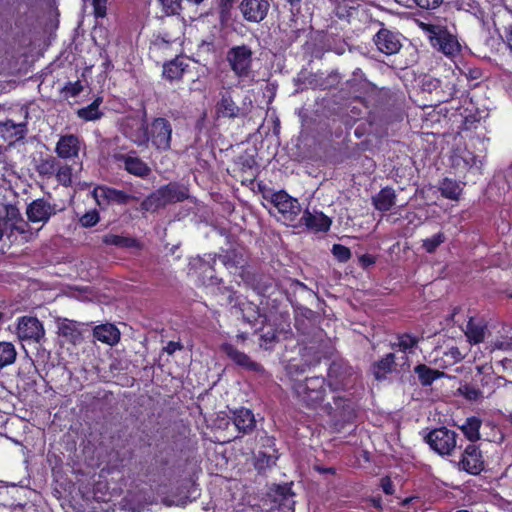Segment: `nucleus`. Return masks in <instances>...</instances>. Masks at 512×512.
<instances>
[{
    "instance_id": "603ef678",
    "label": "nucleus",
    "mask_w": 512,
    "mask_h": 512,
    "mask_svg": "<svg viewBox=\"0 0 512 512\" xmlns=\"http://www.w3.org/2000/svg\"><path fill=\"white\" fill-rule=\"evenodd\" d=\"M83 89L84 87L80 80L74 82L68 81L62 88L61 92L66 99L75 98L83 91Z\"/></svg>"
},
{
    "instance_id": "4be33fe9",
    "label": "nucleus",
    "mask_w": 512,
    "mask_h": 512,
    "mask_svg": "<svg viewBox=\"0 0 512 512\" xmlns=\"http://www.w3.org/2000/svg\"><path fill=\"white\" fill-rule=\"evenodd\" d=\"M332 220L323 212L311 213L309 209H305L301 217H299L296 225L298 227L305 226L313 232H328L330 230Z\"/></svg>"
},
{
    "instance_id": "5701e85b",
    "label": "nucleus",
    "mask_w": 512,
    "mask_h": 512,
    "mask_svg": "<svg viewBox=\"0 0 512 512\" xmlns=\"http://www.w3.org/2000/svg\"><path fill=\"white\" fill-rule=\"evenodd\" d=\"M215 110L217 116L222 118L235 119L246 116V112L235 103L229 90L220 93Z\"/></svg>"
},
{
    "instance_id": "9b49d317",
    "label": "nucleus",
    "mask_w": 512,
    "mask_h": 512,
    "mask_svg": "<svg viewBox=\"0 0 512 512\" xmlns=\"http://www.w3.org/2000/svg\"><path fill=\"white\" fill-rule=\"evenodd\" d=\"M100 209L105 210L110 205H127L137 201L138 197L106 185H97L91 192Z\"/></svg>"
},
{
    "instance_id": "bb28decb",
    "label": "nucleus",
    "mask_w": 512,
    "mask_h": 512,
    "mask_svg": "<svg viewBox=\"0 0 512 512\" xmlns=\"http://www.w3.org/2000/svg\"><path fill=\"white\" fill-rule=\"evenodd\" d=\"M188 68L189 64L185 58L176 56L174 59L164 63L162 75L170 82L180 81Z\"/></svg>"
},
{
    "instance_id": "4d7b16f0",
    "label": "nucleus",
    "mask_w": 512,
    "mask_h": 512,
    "mask_svg": "<svg viewBox=\"0 0 512 512\" xmlns=\"http://www.w3.org/2000/svg\"><path fill=\"white\" fill-rule=\"evenodd\" d=\"M302 0H284L283 7L291 13V21L296 23V17L300 14Z\"/></svg>"
},
{
    "instance_id": "a18cd8bd",
    "label": "nucleus",
    "mask_w": 512,
    "mask_h": 512,
    "mask_svg": "<svg viewBox=\"0 0 512 512\" xmlns=\"http://www.w3.org/2000/svg\"><path fill=\"white\" fill-rule=\"evenodd\" d=\"M103 243L117 247L131 248L136 244V240L132 237H125L116 234H107L103 237Z\"/></svg>"
},
{
    "instance_id": "6e6552de",
    "label": "nucleus",
    "mask_w": 512,
    "mask_h": 512,
    "mask_svg": "<svg viewBox=\"0 0 512 512\" xmlns=\"http://www.w3.org/2000/svg\"><path fill=\"white\" fill-rule=\"evenodd\" d=\"M269 200L281 215L280 219L289 226L298 227V221L302 212V207L298 199L290 196L285 190L274 191L270 196L263 195Z\"/></svg>"
},
{
    "instance_id": "412c9836",
    "label": "nucleus",
    "mask_w": 512,
    "mask_h": 512,
    "mask_svg": "<svg viewBox=\"0 0 512 512\" xmlns=\"http://www.w3.org/2000/svg\"><path fill=\"white\" fill-rule=\"evenodd\" d=\"M269 8V0H242L239 5L243 18L253 23H259L264 20Z\"/></svg>"
},
{
    "instance_id": "5fc2aeb1",
    "label": "nucleus",
    "mask_w": 512,
    "mask_h": 512,
    "mask_svg": "<svg viewBox=\"0 0 512 512\" xmlns=\"http://www.w3.org/2000/svg\"><path fill=\"white\" fill-rule=\"evenodd\" d=\"M331 251L335 259L341 263L348 262L352 256L351 250L342 244H334Z\"/></svg>"
},
{
    "instance_id": "c03bdc74",
    "label": "nucleus",
    "mask_w": 512,
    "mask_h": 512,
    "mask_svg": "<svg viewBox=\"0 0 512 512\" xmlns=\"http://www.w3.org/2000/svg\"><path fill=\"white\" fill-rule=\"evenodd\" d=\"M16 349L10 342H0V368H4L15 362Z\"/></svg>"
},
{
    "instance_id": "bf43d9fd",
    "label": "nucleus",
    "mask_w": 512,
    "mask_h": 512,
    "mask_svg": "<svg viewBox=\"0 0 512 512\" xmlns=\"http://www.w3.org/2000/svg\"><path fill=\"white\" fill-rule=\"evenodd\" d=\"M476 376L478 379L480 389H485L486 391H488V389L494 390V382L497 379L493 374H483L479 372V374Z\"/></svg>"
},
{
    "instance_id": "79ce46f5",
    "label": "nucleus",
    "mask_w": 512,
    "mask_h": 512,
    "mask_svg": "<svg viewBox=\"0 0 512 512\" xmlns=\"http://www.w3.org/2000/svg\"><path fill=\"white\" fill-rule=\"evenodd\" d=\"M54 178L59 185L63 187H71L73 184V168L67 163L60 162L54 174Z\"/></svg>"
},
{
    "instance_id": "de8ad7c7",
    "label": "nucleus",
    "mask_w": 512,
    "mask_h": 512,
    "mask_svg": "<svg viewBox=\"0 0 512 512\" xmlns=\"http://www.w3.org/2000/svg\"><path fill=\"white\" fill-rule=\"evenodd\" d=\"M240 170L248 174L249 177L246 178V180H249L250 182H253L256 178V170H257V162L252 156L248 157H241L239 161Z\"/></svg>"
},
{
    "instance_id": "39448f33",
    "label": "nucleus",
    "mask_w": 512,
    "mask_h": 512,
    "mask_svg": "<svg viewBox=\"0 0 512 512\" xmlns=\"http://www.w3.org/2000/svg\"><path fill=\"white\" fill-rule=\"evenodd\" d=\"M226 60L239 81L254 80L255 75L252 70L253 51L248 45L242 44L231 47L227 51Z\"/></svg>"
},
{
    "instance_id": "aec40b11",
    "label": "nucleus",
    "mask_w": 512,
    "mask_h": 512,
    "mask_svg": "<svg viewBox=\"0 0 512 512\" xmlns=\"http://www.w3.org/2000/svg\"><path fill=\"white\" fill-rule=\"evenodd\" d=\"M147 121V112L144 109L141 121L129 119L122 125L123 135L138 147H145Z\"/></svg>"
},
{
    "instance_id": "13d9d810",
    "label": "nucleus",
    "mask_w": 512,
    "mask_h": 512,
    "mask_svg": "<svg viewBox=\"0 0 512 512\" xmlns=\"http://www.w3.org/2000/svg\"><path fill=\"white\" fill-rule=\"evenodd\" d=\"M167 14H179L182 10V0H159Z\"/></svg>"
},
{
    "instance_id": "1a4fd4ad",
    "label": "nucleus",
    "mask_w": 512,
    "mask_h": 512,
    "mask_svg": "<svg viewBox=\"0 0 512 512\" xmlns=\"http://www.w3.org/2000/svg\"><path fill=\"white\" fill-rule=\"evenodd\" d=\"M458 434L445 426L429 431L424 441L439 456H451L457 448Z\"/></svg>"
},
{
    "instance_id": "37998d69",
    "label": "nucleus",
    "mask_w": 512,
    "mask_h": 512,
    "mask_svg": "<svg viewBox=\"0 0 512 512\" xmlns=\"http://www.w3.org/2000/svg\"><path fill=\"white\" fill-rule=\"evenodd\" d=\"M278 460L277 449L273 450H260L256 457V468L261 470L272 467Z\"/></svg>"
},
{
    "instance_id": "ea45409f",
    "label": "nucleus",
    "mask_w": 512,
    "mask_h": 512,
    "mask_svg": "<svg viewBox=\"0 0 512 512\" xmlns=\"http://www.w3.org/2000/svg\"><path fill=\"white\" fill-rule=\"evenodd\" d=\"M255 331H261L259 345L265 350L272 349L274 343L278 341V331L271 325H268L267 322L259 327H255Z\"/></svg>"
},
{
    "instance_id": "393cba45",
    "label": "nucleus",
    "mask_w": 512,
    "mask_h": 512,
    "mask_svg": "<svg viewBox=\"0 0 512 512\" xmlns=\"http://www.w3.org/2000/svg\"><path fill=\"white\" fill-rule=\"evenodd\" d=\"M232 421L241 437L252 433L256 428V419L253 412L245 407L232 411Z\"/></svg>"
},
{
    "instance_id": "423d86ee",
    "label": "nucleus",
    "mask_w": 512,
    "mask_h": 512,
    "mask_svg": "<svg viewBox=\"0 0 512 512\" xmlns=\"http://www.w3.org/2000/svg\"><path fill=\"white\" fill-rule=\"evenodd\" d=\"M172 124L165 117H154L147 121L146 146H151L159 152L168 151L172 143Z\"/></svg>"
},
{
    "instance_id": "c9c22d12",
    "label": "nucleus",
    "mask_w": 512,
    "mask_h": 512,
    "mask_svg": "<svg viewBox=\"0 0 512 512\" xmlns=\"http://www.w3.org/2000/svg\"><path fill=\"white\" fill-rule=\"evenodd\" d=\"M438 189L442 197L453 201H458L463 192L461 183L448 177L439 181Z\"/></svg>"
},
{
    "instance_id": "4c0bfd02",
    "label": "nucleus",
    "mask_w": 512,
    "mask_h": 512,
    "mask_svg": "<svg viewBox=\"0 0 512 512\" xmlns=\"http://www.w3.org/2000/svg\"><path fill=\"white\" fill-rule=\"evenodd\" d=\"M482 420L479 417H468L465 422L460 426L464 436L473 444L480 439V428Z\"/></svg>"
},
{
    "instance_id": "0e129e2a",
    "label": "nucleus",
    "mask_w": 512,
    "mask_h": 512,
    "mask_svg": "<svg viewBox=\"0 0 512 512\" xmlns=\"http://www.w3.org/2000/svg\"><path fill=\"white\" fill-rule=\"evenodd\" d=\"M306 30L304 28H299L295 26L291 31L286 35L287 39L286 42L288 45H291L292 43L296 42L299 37L304 34Z\"/></svg>"
},
{
    "instance_id": "c756f323",
    "label": "nucleus",
    "mask_w": 512,
    "mask_h": 512,
    "mask_svg": "<svg viewBox=\"0 0 512 512\" xmlns=\"http://www.w3.org/2000/svg\"><path fill=\"white\" fill-rule=\"evenodd\" d=\"M460 395H462L468 401H478L483 398L490 397L493 393V389H480L477 376L470 383H465L458 389Z\"/></svg>"
},
{
    "instance_id": "6ab92c4d",
    "label": "nucleus",
    "mask_w": 512,
    "mask_h": 512,
    "mask_svg": "<svg viewBox=\"0 0 512 512\" xmlns=\"http://www.w3.org/2000/svg\"><path fill=\"white\" fill-rule=\"evenodd\" d=\"M220 350L224 353L234 364L241 367L246 371L256 372V373H264V367L258 363L253 361L246 353L239 351L234 345L231 343H223L220 346Z\"/></svg>"
},
{
    "instance_id": "c85d7f7f",
    "label": "nucleus",
    "mask_w": 512,
    "mask_h": 512,
    "mask_svg": "<svg viewBox=\"0 0 512 512\" xmlns=\"http://www.w3.org/2000/svg\"><path fill=\"white\" fill-rule=\"evenodd\" d=\"M166 205L183 202L188 199V190L177 182H170L159 187Z\"/></svg>"
},
{
    "instance_id": "4468645a",
    "label": "nucleus",
    "mask_w": 512,
    "mask_h": 512,
    "mask_svg": "<svg viewBox=\"0 0 512 512\" xmlns=\"http://www.w3.org/2000/svg\"><path fill=\"white\" fill-rule=\"evenodd\" d=\"M113 159L128 174L142 179L147 178L151 174V168L142 160L136 150H130L127 153L114 152Z\"/></svg>"
},
{
    "instance_id": "774afa93",
    "label": "nucleus",
    "mask_w": 512,
    "mask_h": 512,
    "mask_svg": "<svg viewBox=\"0 0 512 512\" xmlns=\"http://www.w3.org/2000/svg\"><path fill=\"white\" fill-rule=\"evenodd\" d=\"M335 14L338 18L340 19H345V18H348L350 17L351 15V11H350V8L347 7V5H342V4H339L336 8H335Z\"/></svg>"
},
{
    "instance_id": "58836bf2",
    "label": "nucleus",
    "mask_w": 512,
    "mask_h": 512,
    "mask_svg": "<svg viewBox=\"0 0 512 512\" xmlns=\"http://www.w3.org/2000/svg\"><path fill=\"white\" fill-rule=\"evenodd\" d=\"M166 206L160 189H156L146 196L140 203V210L143 212H156Z\"/></svg>"
},
{
    "instance_id": "a211bd4d",
    "label": "nucleus",
    "mask_w": 512,
    "mask_h": 512,
    "mask_svg": "<svg viewBox=\"0 0 512 512\" xmlns=\"http://www.w3.org/2000/svg\"><path fill=\"white\" fill-rule=\"evenodd\" d=\"M400 36V33L382 27L374 35L373 41L381 53L390 56L400 51L402 47Z\"/></svg>"
},
{
    "instance_id": "ddd939ff",
    "label": "nucleus",
    "mask_w": 512,
    "mask_h": 512,
    "mask_svg": "<svg viewBox=\"0 0 512 512\" xmlns=\"http://www.w3.org/2000/svg\"><path fill=\"white\" fill-rule=\"evenodd\" d=\"M485 459L480 447L476 444H468L461 453L457 467L469 475L477 476L485 471Z\"/></svg>"
},
{
    "instance_id": "20e7f679",
    "label": "nucleus",
    "mask_w": 512,
    "mask_h": 512,
    "mask_svg": "<svg viewBox=\"0 0 512 512\" xmlns=\"http://www.w3.org/2000/svg\"><path fill=\"white\" fill-rule=\"evenodd\" d=\"M422 30L427 35L430 45L447 57H455L461 52V45L456 35L446 26L422 23Z\"/></svg>"
},
{
    "instance_id": "72a5a7b5",
    "label": "nucleus",
    "mask_w": 512,
    "mask_h": 512,
    "mask_svg": "<svg viewBox=\"0 0 512 512\" xmlns=\"http://www.w3.org/2000/svg\"><path fill=\"white\" fill-rule=\"evenodd\" d=\"M395 354L388 353L378 361L374 362L371 366L373 376L376 380L381 381L393 371L395 366Z\"/></svg>"
},
{
    "instance_id": "052dcab7",
    "label": "nucleus",
    "mask_w": 512,
    "mask_h": 512,
    "mask_svg": "<svg viewBox=\"0 0 512 512\" xmlns=\"http://www.w3.org/2000/svg\"><path fill=\"white\" fill-rule=\"evenodd\" d=\"M108 0H92L93 14L95 18H104L107 14Z\"/></svg>"
},
{
    "instance_id": "338daca9",
    "label": "nucleus",
    "mask_w": 512,
    "mask_h": 512,
    "mask_svg": "<svg viewBox=\"0 0 512 512\" xmlns=\"http://www.w3.org/2000/svg\"><path fill=\"white\" fill-rule=\"evenodd\" d=\"M183 349V345L178 341H169L167 343V345L164 347V351L168 354V355H173L176 351L178 350H182Z\"/></svg>"
},
{
    "instance_id": "e433bc0d",
    "label": "nucleus",
    "mask_w": 512,
    "mask_h": 512,
    "mask_svg": "<svg viewBox=\"0 0 512 512\" xmlns=\"http://www.w3.org/2000/svg\"><path fill=\"white\" fill-rule=\"evenodd\" d=\"M102 102L103 97H96L91 104L77 110L76 114L78 118L86 122L101 119L104 116V113L99 109Z\"/></svg>"
},
{
    "instance_id": "f3484780",
    "label": "nucleus",
    "mask_w": 512,
    "mask_h": 512,
    "mask_svg": "<svg viewBox=\"0 0 512 512\" xmlns=\"http://www.w3.org/2000/svg\"><path fill=\"white\" fill-rule=\"evenodd\" d=\"M44 335L43 324L38 318L22 316L18 319L17 336L20 340L39 343Z\"/></svg>"
},
{
    "instance_id": "09e8293b",
    "label": "nucleus",
    "mask_w": 512,
    "mask_h": 512,
    "mask_svg": "<svg viewBox=\"0 0 512 512\" xmlns=\"http://www.w3.org/2000/svg\"><path fill=\"white\" fill-rule=\"evenodd\" d=\"M418 344V338L415 336H412L408 333L402 334L398 336V342L393 343L391 347L393 349L398 348L402 352H406L407 350H410L414 347H416Z\"/></svg>"
},
{
    "instance_id": "a878e982",
    "label": "nucleus",
    "mask_w": 512,
    "mask_h": 512,
    "mask_svg": "<svg viewBox=\"0 0 512 512\" xmlns=\"http://www.w3.org/2000/svg\"><path fill=\"white\" fill-rule=\"evenodd\" d=\"M26 134L27 124L25 122L16 123L12 119L0 121V136L9 144L23 140Z\"/></svg>"
},
{
    "instance_id": "69168bd1",
    "label": "nucleus",
    "mask_w": 512,
    "mask_h": 512,
    "mask_svg": "<svg viewBox=\"0 0 512 512\" xmlns=\"http://www.w3.org/2000/svg\"><path fill=\"white\" fill-rule=\"evenodd\" d=\"M365 502H369L377 511L382 512L384 510L383 500L380 495L368 496L364 498Z\"/></svg>"
},
{
    "instance_id": "3c124183",
    "label": "nucleus",
    "mask_w": 512,
    "mask_h": 512,
    "mask_svg": "<svg viewBox=\"0 0 512 512\" xmlns=\"http://www.w3.org/2000/svg\"><path fill=\"white\" fill-rule=\"evenodd\" d=\"M466 335L469 338L470 342L475 344L481 343L484 340V328L481 326L474 325L472 320H470L467 324Z\"/></svg>"
},
{
    "instance_id": "864d4df0",
    "label": "nucleus",
    "mask_w": 512,
    "mask_h": 512,
    "mask_svg": "<svg viewBox=\"0 0 512 512\" xmlns=\"http://www.w3.org/2000/svg\"><path fill=\"white\" fill-rule=\"evenodd\" d=\"M100 221V214L97 209H91L85 212L79 219L84 228H92Z\"/></svg>"
},
{
    "instance_id": "2f4dec72",
    "label": "nucleus",
    "mask_w": 512,
    "mask_h": 512,
    "mask_svg": "<svg viewBox=\"0 0 512 512\" xmlns=\"http://www.w3.org/2000/svg\"><path fill=\"white\" fill-rule=\"evenodd\" d=\"M58 328L59 334L74 345L79 344L83 340L80 324L77 321L64 319Z\"/></svg>"
},
{
    "instance_id": "cd10ccee",
    "label": "nucleus",
    "mask_w": 512,
    "mask_h": 512,
    "mask_svg": "<svg viewBox=\"0 0 512 512\" xmlns=\"http://www.w3.org/2000/svg\"><path fill=\"white\" fill-rule=\"evenodd\" d=\"M397 195L393 187L385 186L372 197L374 208L380 212H388L396 204Z\"/></svg>"
},
{
    "instance_id": "8fccbe9b",
    "label": "nucleus",
    "mask_w": 512,
    "mask_h": 512,
    "mask_svg": "<svg viewBox=\"0 0 512 512\" xmlns=\"http://www.w3.org/2000/svg\"><path fill=\"white\" fill-rule=\"evenodd\" d=\"M236 0H217L218 16L221 23H227L231 19V12Z\"/></svg>"
},
{
    "instance_id": "473e14b6",
    "label": "nucleus",
    "mask_w": 512,
    "mask_h": 512,
    "mask_svg": "<svg viewBox=\"0 0 512 512\" xmlns=\"http://www.w3.org/2000/svg\"><path fill=\"white\" fill-rule=\"evenodd\" d=\"M414 373L418 376L419 383L423 387L431 386L434 381L446 376L445 372L433 369L422 363L414 367Z\"/></svg>"
},
{
    "instance_id": "f704fd0d",
    "label": "nucleus",
    "mask_w": 512,
    "mask_h": 512,
    "mask_svg": "<svg viewBox=\"0 0 512 512\" xmlns=\"http://www.w3.org/2000/svg\"><path fill=\"white\" fill-rule=\"evenodd\" d=\"M60 160L52 155L40 157L36 162L35 170L42 179H51L58 168Z\"/></svg>"
},
{
    "instance_id": "7ed1b4c3",
    "label": "nucleus",
    "mask_w": 512,
    "mask_h": 512,
    "mask_svg": "<svg viewBox=\"0 0 512 512\" xmlns=\"http://www.w3.org/2000/svg\"><path fill=\"white\" fill-rule=\"evenodd\" d=\"M217 258L220 259L222 264L231 273H236L242 269L247 259L245 257L244 249L241 247H231L223 251L222 254H208V259H200V269L206 274L208 282L211 285H220L223 280L214 274L215 264Z\"/></svg>"
},
{
    "instance_id": "2eb2a0df",
    "label": "nucleus",
    "mask_w": 512,
    "mask_h": 512,
    "mask_svg": "<svg viewBox=\"0 0 512 512\" xmlns=\"http://www.w3.org/2000/svg\"><path fill=\"white\" fill-rule=\"evenodd\" d=\"M1 220L8 236L30 233L31 228L28 219L23 218L19 208L14 204L4 205V215L1 216Z\"/></svg>"
},
{
    "instance_id": "49530a36",
    "label": "nucleus",
    "mask_w": 512,
    "mask_h": 512,
    "mask_svg": "<svg viewBox=\"0 0 512 512\" xmlns=\"http://www.w3.org/2000/svg\"><path fill=\"white\" fill-rule=\"evenodd\" d=\"M446 240L444 232H438L429 238L422 240V248L429 254L434 253Z\"/></svg>"
},
{
    "instance_id": "0eeeda50",
    "label": "nucleus",
    "mask_w": 512,
    "mask_h": 512,
    "mask_svg": "<svg viewBox=\"0 0 512 512\" xmlns=\"http://www.w3.org/2000/svg\"><path fill=\"white\" fill-rule=\"evenodd\" d=\"M223 290L228 292L226 304L231 305L232 309L240 313L243 320L250 324L251 327L255 328L267 322V316L261 313L258 305L238 295L237 292L230 287H224Z\"/></svg>"
},
{
    "instance_id": "680f3d73",
    "label": "nucleus",
    "mask_w": 512,
    "mask_h": 512,
    "mask_svg": "<svg viewBox=\"0 0 512 512\" xmlns=\"http://www.w3.org/2000/svg\"><path fill=\"white\" fill-rule=\"evenodd\" d=\"M414 3L421 9L433 10L438 8L443 0H413Z\"/></svg>"
},
{
    "instance_id": "b1692460",
    "label": "nucleus",
    "mask_w": 512,
    "mask_h": 512,
    "mask_svg": "<svg viewBox=\"0 0 512 512\" xmlns=\"http://www.w3.org/2000/svg\"><path fill=\"white\" fill-rule=\"evenodd\" d=\"M80 148L81 141L77 135L65 134L57 141L55 152L60 159H73L78 157Z\"/></svg>"
},
{
    "instance_id": "dca6fc26",
    "label": "nucleus",
    "mask_w": 512,
    "mask_h": 512,
    "mask_svg": "<svg viewBox=\"0 0 512 512\" xmlns=\"http://www.w3.org/2000/svg\"><path fill=\"white\" fill-rule=\"evenodd\" d=\"M56 213L57 205L43 197L34 199L26 207V216L29 223L46 224Z\"/></svg>"
},
{
    "instance_id": "e2e57ef3",
    "label": "nucleus",
    "mask_w": 512,
    "mask_h": 512,
    "mask_svg": "<svg viewBox=\"0 0 512 512\" xmlns=\"http://www.w3.org/2000/svg\"><path fill=\"white\" fill-rule=\"evenodd\" d=\"M380 487L386 495H393L395 493L394 484L389 476H384L380 479Z\"/></svg>"
},
{
    "instance_id": "f257e3e1",
    "label": "nucleus",
    "mask_w": 512,
    "mask_h": 512,
    "mask_svg": "<svg viewBox=\"0 0 512 512\" xmlns=\"http://www.w3.org/2000/svg\"><path fill=\"white\" fill-rule=\"evenodd\" d=\"M305 372L304 366L290 365L288 373L292 379V391L297 400L309 409L321 408L327 396L326 378L323 376L306 377L303 380H297L293 377Z\"/></svg>"
},
{
    "instance_id": "f03ea898",
    "label": "nucleus",
    "mask_w": 512,
    "mask_h": 512,
    "mask_svg": "<svg viewBox=\"0 0 512 512\" xmlns=\"http://www.w3.org/2000/svg\"><path fill=\"white\" fill-rule=\"evenodd\" d=\"M359 401L360 396L355 389L331 392V401L322 405V411L336 428H343L357 417Z\"/></svg>"
},
{
    "instance_id": "a19ab883",
    "label": "nucleus",
    "mask_w": 512,
    "mask_h": 512,
    "mask_svg": "<svg viewBox=\"0 0 512 512\" xmlns=\"http://www.w3.org/2000/svg\"><path fill=\"white\" fill-rule=\"evenodd\" d=\"M452 161L456 167L461 165L460 162H463V167L468 170L473 168L480 169L482 164L478 156L467 149L463 150L460 155H455Z\"/></svg>"
},
{
    "instance_id": "7c9ffc66",
    "label": "nucleus",
    "mask_w": 512,
    "mask_h": 512,
    "mask_svg": "<svg viewBox=\"0 0 512 512\" xmlns=\"http://www.w3.org/2000/svg\"><path fill=\"white\" fill-rule=\"evenodd\" d=\"M93 335L98 341L108 345H114L120 340L119 329L110 323L96 326Z\"/></svg>"
},
{
    "instance_id": "6e6d98bb",
    "label": "nucleus",
    "mask_w": 512,
    "mask_h": 512,
    "mask_svg": "<svg viewBox=\"0 0 512 512\" xmlns=\"http://www.w3.org/2000/svg\"><path fill=\"white\" fill-rule=\"evenodd\" d=\"M481 116L478 111L464 116L463 122H462V129L471 131L477 128L478 124L480 123Z\"/></svg>"
},
{
    "instance_id": "9d476101",
    "label": "nucleus",
    "mask_w": 512,
    "mask_h": 512,
    "mask_svg": "<svg viewBox=\"0 0 512 512\" xmlns=\"http://www.w3.org/2000/svg\"><path fill=\"white\" fill-rule=\"evenodd\" d=\"M293 483L272 484L267 491V499L271 509L278 512L295 511V493L292 490Z\"/></svg>"
},
{
    "instance_id": "f8f14e48",
    "label": "nucleus",
    "mask_w": 512,
    "mask_h": 512,
    "mask_svg": "<svg viewBox=\"0 0 512 512\" xmlns=\"http://www.w3.org/2000/svg\"><path fill=\"white\" fill-rule=\"evenodd\" d=\"M351 367L341 362L333 361L327 371L326 383L331 392L354 390Z\"/></svg>"
}]
</instances>
